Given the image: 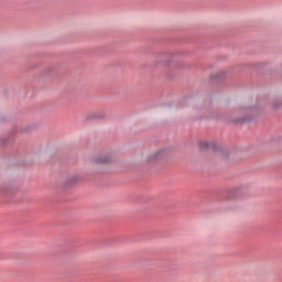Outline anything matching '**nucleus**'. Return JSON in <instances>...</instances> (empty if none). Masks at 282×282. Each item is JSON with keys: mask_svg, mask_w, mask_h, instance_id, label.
Segmentation results:
<instances>
[{"mask_svg": "<svg viewBox=\"0 0 282 282\" xmlns=\"http://www.w3.org/2000/svg\"><path fill=\"white\" fill-rule=\"evenodd\" d=\"M115 158L112 154H101L96 156L93 162L95 164H111L113 162Z\"/></svg>", "mask_w": 282, "mask_h": 282, "instance_id": "f03ea898", "label": "nucleus"}, {"mask_svg": "<svg viewBox=\"0 0 282 282\" xmlns=\"http://www.w3.org/2000/svg\"><path fill=\"white\" fill-rule=\"evenodd\" d=\"M66 182H67V186L72 187V186H76V184H78V182H80V178L69 177L66 180Z\"/></svg>", "mask_w": 282, "mask_h": 282, "instance_id": "7ed1b4c3", "label": "nucleus"}, {"mask_svg": "<svg viewBox=\"0 0 282 282\" xmlns=\"http://www.w3.org/2000/svg\"><path fill=\"white\" fill-rule=\"evenodd\" d=\"M199 147L203 151H206L207 149H210V142L208 141H203L199 143Z\"/></svg>", "mask_w": 282, "mask_h": 282, "instance_id": "20e7f679", "label": "nucleus"}, {"mask_svg": "<svg viewBox=\"0 0 282 282\" xmlns=\"http://www.w3.org/2000/svg\"><path fill=\"white\" fill-rule=\"evenodd\" d=\"M169 155L166 149L156 150L155 152L151 153L148 162H155L156 160H164Z\"/></svg>", "mask_w": 282, "mask_h": 282, "instance_id": "f257e3e1", "label": "nucleus"}, {"mask_svg": "<svg viewBox=\"0 0 282 282\" xmlns=\"http://www.w3.org/2000/svg\"><path fill=\"white\" fill-rule=\"evenodd\" d=\"M273 107H274V109H279L280 107H282V104H280V105L274 104Z\"/></svg>", "mask_w": 282, "mask_h": 282, "instance_id": "39448f33", "label": "nucleus"}]
</instances>
